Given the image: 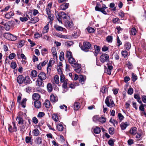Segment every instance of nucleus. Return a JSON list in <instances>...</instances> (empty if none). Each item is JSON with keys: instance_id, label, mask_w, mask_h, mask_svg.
I'll use <instances>...</instances> for the list:
<instances>
[{"instance_id": "obj_62", "label": "nucleus", "mask_w": 146, "mask_h": 146, "mask_svg": "<svg viewBox=\"0 0 146 146\" xmlns=\"http://www.w3.org/2000/svg\"><path fill=\"white\" fill-rule=\"evenodd\" d=\"M118 117L119 119L121 121L124 118L123 115L120 113H119L118 114Z\"/></svg>"}, {"instance_id": "obj_51", "label": "nucleus", "mask_w": 146, "mask_h": 146, "mask_svg": "<svg viewBox=\"0 0 146 146\" xmlns=\"http://www.w3.org/2000/svg\"><path fill=\"white\" fill-rule=\"evenodd\" d=\"M49 29V27L48 26V25H46L44 27V31H43V33H47Z\"/></svg>"}, {"instance_id": "obj_61", "label": "nucleus", "mask_w": 146, "mask_h": 146, "mask_svg": "<svg viewBox=\"0 0 146 146\" xmlns=\"http://www.w3.org/2000/svg\"><path fill=\"white\" fill-rule=\"evenodd\" d=\"M141 104V105L139 107V110L143 111H144L145 108L144 106H145V105L142 104V103Z\"/></svg>"}, {"instance_id": "obj_38", "label": "nucleus", "mask_w": 146, "mask_h": 146, "mask_svg": "<svg viewBox=\"0 0 146 146\" xmlns=\"http://www.w3.org/2000/svg\"><path fill=\"white\" fill-rule=\"evenodd\" d=\"M115 141V140L114 139H110L108 142V144L111 146H114V142Z\"/></svg>"}, {"instance_id": "obj_8", "label": "nucleus", "mask_w": 146, "mask_h": 146, "mask_svg": "<svg viewBox=\"0 0 146 146\" xmlns=\"http://www.w3.org/2000/svg\"><path fill=\"white\" fill-rule=\"evenodd\" d=\"M4 37L7 39L9 40L14 41L16 40L17 38L13 35L9 33H6L4 34Z\"/></svg>"}, {"instance_id": "obj_14", "label": "nucleus", "mask_w": 146, "mask_h": 146, "mask_svg": "<svg viewBox=\"0 0 146 146\" xmlns=\"http://www.w3.org/2000/svg\"><path fill=\"white\" fill-rule=\"evenodd\" d=\"M129 123L127 122H123L120 124V127L122 130L125 129L129 125Z\"/></svg>"}, {"instance_id": "obj_64", "label": "nucleus", "mask_w": 146, "mask_h": 146, "mask_svg": "<svg viewBox=\"0 0 146 146\" xmlns=\"http://www.w3.org/2000/svg\"><path fill=\"white\" fill-rule=\"evenodd\" d=\"M15 56V54L14 53H12L9 55V58L10 59H12Z\"/></svg>"}, {"instance_id": "obj_30", "label": "nucleus", "mask_w": 146, "mask_h": 146, "mask_svg": "<svg viewBox=\"0 0 146 146\" xmlns=\"http://www.w3.org/2000/svg\"><path fill=\"white\" fill-rule=\"evenodd\" d=\"M100 92L103 94V96H105L104 95V94H105L106 92H108V89L106 87L103 86L101 89Z\"/></svg>"}, {"instance_id": "obj_3", "label": "nucleus", "mask_w": 146, "mask_h": 146, "mask_svg": "<svg viewBox=\"0 0 146 146\" xmlns=\"http://www.w3.org/2000/svg\"><path fill=\"white\" fill-rule=\"evenodd\" d=\"M79 46L83 51L88 52L89 51V50L90 49L92 45L90 42L85 41L83 42V44L80 43Z\"/></svg>"}, {"instance_id": "obj_52", "label": "nucleus", "mask_w": 146, "mask_h": 146, "mask_svg": "<svg viewBox=\"0 0 146 146\" xmlns=\"http://www.w3.org/2000/svg\"><path fill=\"white\" fill-rule=\"evenodd\" d=\"M117 46L118 47H119V46L122 44V42L120 40L119 37L118 36H117Z\"/></svg>"}, {"instance_id": "obj_46", "label": "nucleus", "mask_w": 146, "mask_h": 146, "mask_svg": "<svg viewBox=\"0 0 146 146\" xmlns=\"http://www.w3.org/2000/svg\"><path fill=\"white\" fill-rule=\"evenodd\" d=\"M64 58V53L63 52H61L60 54L59 59L61 61H63Z\"/></svg>"}, {"instance_id": "obj_53", "label": "nucleus", "mask_w": 146, "mask_h": 146, "mask_svg": "<svg viewBox=\"0 0 146 146\" xmlns=\"http://www.w3.org/2000/svg\"><path fill=\"white\" fill-rule=\"evenodd\" d=\"M115 4L113 3H111L110 4V8H113L112 10L113 11H115L116 10V7H115Z\"/></svg>"}, {"instance_id": "obj_47", "label": "nucleus", "mask_w": 146, "mask_h": 146, "mask_svg": "<svg viewBox=\"0 0 146 146\" xmlns=\"http://www.w3.org/2000/svg\"><path fill=\"white\" fill-rule=\"evenodd\" d=\"M52 119L55 121H58V117L57 115L53 114L52 116Z\"/></svg>"}, {"instance_id": "obj_37", "label": "nucleus", "mask_w": 146, "mask_h": 146, "mask_svg": "<svg viewBox=\"0 0 146 146\" xmlns=\"http://www.w3.org/2000/svg\"><path fill=\"white\" fill-rule=\"evenodd\" d=\"M122 56L124 58L127 57L128 55L127 52L126 50H122L121 52Z\"/></svg>"}, {"instance_id": "obj_63", "label": "nucleus", "mask_w": 146, "mask_h": 146, "mask_svg": "<svg viewBox=\"0 0 146 146\" xmlns=\"http://www.w3.org/2000/svg\"><path fill=\"white\" fill-rule=\"evenodd\" d=\"M39 20V19L38 18V17H36L31 21V22L33 23H35L38 22Z\"/></svg>"}, {"instance_id": "obj_32", "label": "nucleus", "mask_w": 146, "mask_h": 146, "mask_svg": "<svg viewBox=\"0 0 146 146\" xmlns=\"http://www.w3.org/2000/svg\"><path fill=\"white\" fill-rule=\"evenodd\" d=\"M59 83V76L57 75L55 76L54 77V79L53 81V83L54 84H58Z\"/></svg>"}, {"instance_id": "obj_48", "label": "nucleus", "mask_w": 146, "mask_h": 146, "mask_svg": "<svg viewBox=\"0 0 146 146\" xmlns=\"http://www.w3.org/2000/svg\"><path fill=\"white\" fill-rule=\"evenodd\" d=\"M17 66V65L16 62L14 61L12 62H11V67L13 69H15Z\"/></svg>"}, {"instance_id": "obj_6", "label": "nucleus", "mask_w": 146, "mask_h": 146, "mask_svg": "<svg viewBox=\"0 0 146 146\" xmlns=\"http://www.w3.org/2000/svg\"><path fill=\"white\" fill-rule=\"evenodd\" d=\"M109 59V56L108 55L105 53L102 54L100 57V62L103 63L108 62Z\"/></svg>"}, {"instance_id": "obj_24", "label": "nucleus", "mask_w": 146, "mask_h": 146, "mask_svg": "<svg viewBox=\"0 0 146 146\" xmlns=\"http://www.w3.org/2000/svg\"><path fill=\"white\" fill-rule=\"evenodd\" d=\"M80 104L78 102H75L74 104V110H78L80 108Z\"/></svg>"}, {"instance_id": "obj_56", "label": "nucleus", "mask_w": 146, "mask_h": 146, "mask_svg": "<svg viewBox=\"0 0 146 146\" xmlns=\"http://www.w3.org/2000/svg\"><path fill=\"white\" fill-rule=\"evenodd\" d=\"M99 120L100 122H101L102 123H105L106 122V118L103 117H101L99 119Z\"/></svg>"}, {"instance_id": "obj_7", "label": "nucleus", "mask_w": 146, "mask_h": 146, "mask_svg": "<svg viewBox=\"0 0 146 146\" xmlns=\"http://www.w3.org/2000/svg\"><path fill=\"white\" fill-rule=\"evenodd\" d=\"M8 130L11 133H12L13 132H16L17 131V128L14 122H12V126L10 125H9Z\"/></svg>"}, {"instance_id": "obj_11", "label": "nucleus", "mask_w": 146, "mask_h": 146, "mask_svg": "<svg viewBox=\"0 0 146 146\" xmlns=\"http://www.w3.org/2000/svg\"><path fill=\"white\" fill-rule=\"evenodd\" d=\"M137 129L135 127H132L129 131V133L133 135H135L137 132Z\"/></svg>"}, {"instance_id": "obj_42", "label": "nucleus", "mask_w": 146, "mask_h": 146, "mask_svg": "<svg viewBox=\"0 0 146 146\" xmlns=\"http://www.w3.org/2000/svg\"><path fill=\"white\" fill-rule=\"evenodd\" d=\"M94 133L96 134H99L101 132V130L100 128L96 127L94 130Z\"/></svg>"}, {"instance_id": "obj_44", "label": "nucleus", "mask_w": 146, "mask_h": 146, "mask_svg": "<svg viewBox=\"0 0 146 146\" xmlns=\"http://www.w3.org/2000/svg\"><path fill=\"white\" fill-rule=\"evenodd\" d=\"M112 21L114 24L119 23L120 21V19L117 17L113 18Z\"/></svg>"}, {"instance_id": "obj_33", "label": "nucleus", "mask_w": 146, "mask_h": 146, "mask_svg": "<svg viewBox=\"0 0 146 146\" xmlns=\"http://www.w3.org/2000/svg\"><path fill=\"white\" fill-rule=\"evenodd\" d=\"M31 76L33 77H35L37 75V72L35 70H33L31 71Z\"/></svg>"}, {"instance_id": "obj_15", "label": "nucleus", "mask_w": 146, "mask_h": 146, "mask_svg": "<svg viewBox=\"0 0 146 146\" xmlns=\"http://www.w3.org/2000/svg\"><path fill=\"white\" fill-rule=\"evenodd\" d=\"M94 47L95 48V51L94 53V54L96 56L100 53V48L99 46H98L96 45H94Z\"/></svg>"}, {"instance_id": "obj_16", "label": "nucleus", "mask_w": 146, "mask_h": 146, "mask_svg": "<svg viewBox=\"0 0 146 146\" xmlns=\"http://www.w3.org/2000/svg\"><path fill=\"white\" fill-rule=\"evenodd\" d=\"M43 80L38 78L36 81V83L37 84V86L39 87L44 86V84L43 83Z\"/></svg>"}, {"instance_id": "obj_21", "label": "nucleus", "mask_w": 146, "mask_h": 146, "mask_svg": "<svg viewBox=\"0 0 146 146\" xmlns=\"http://www.w3.org/2000/svg\"><path fill=\"white\" fill-rule=\"evenodd\" d=\"M32 98L34 100L37 101L40 98V96L38 94L35 93L33 94Z\"/></svg>"}, {"instance_id": "obj_23", "label": "nucleus", "mask_w": 146, "mask_h": 146, "mask_svg": "<svg viewBox=\"0 0 146 146\" xmlns=\"http://www.w3.org/2000/svg\"><path fill=\"white\" fill-rule=\"evenodd\" d=\"M50 100L52 102L55 103L57 101V98L56 99L54 95L53 94H52L50 97Z\"/></svg>"}, {"instance_id": "obj_34", "label": "nucleus", "mask_w": 146, "mask_h": 146, "mask_svg": "<svg viewBox=\"0 0 146 146\" xmlns=\"http://www.w3.org/2000/svg\"><path fill=\"white\" fill-rule=\"evenodd\" d=\"M47 87L48 90V92H50L52 91V85L51 83H48L47 85Z\"/></svg>"}, {"instance_id": "obj_4", "label": "nucleus", "mask_w": 146, "mask_h": 146, "mask_svg": "<svg viewBox=\"0 0 146 146\" xmlns=\"http://www.w3.org/2000/svg\"><path fill=\"white\" fill-rule=\"evenodd\" d=\"M107 8L105 5L97 3L95 7V10L96 11H100L105 15H107V14L105 9Z\"/></svg>"}, {"instance_id": "obj_29", "label": "nucleus", "mask_w": 146, "mask_h": 146, "mask_svg": "<svg viewBox=\"0 0 146 146\" xmlns=\"http://www.w3.org/2000/svg\"><path fill=\"white\" fill-rule=\"evenodd\" d=\"M137 33L135 27H133L130 31V33L131 35H135Z\"/></svg>"}, {"instance_id": "obj_10", "label": "nucleus", "mask_w": 146, "mask_h": 146, "mask_svg": "<svg viewBox=\"0 0 146 146\" xmlns=\"http://www.w3.org/2000/svg\"><path fill=\"white\" fill-rule=\"evenodd\" d=\"M38 78L44 80L46 78V74L43 72H42L39 73L38 75Z\"/></svg>"}, {"instance_id": "obj_25", "label": "nucleus", "mask_w": 146, "mask_h": 146, "mask_svg": "<svg viewBox=\"0 0 146 146\" xmlns=\"http://www.w3.org/2000/svg\"><path fill=\"white\" fill-rule=\"evenodd\" d=\"M58 16L62 18H63L64 19H67L66 15V13L63 12H60L58 14Z\"/></svg>"}, {"instance_id": "obj_57", "label": "nucleus", "mask_w": 146, "mask_h": 146, "mask_svg": "<svg viewBox=\"0 0 146 146\" xmlns=\"http://www.w3.org/2000/svg\"><path fill=\"white\" fill-rule=\"evenodd\" d=\"M87 30L89 33H94L95 30L94 28L92 27H88L87 28Z\"/></svg>"}, {"instance_id": "obj_2", "label": "nucleus", "mask_w": 146, "mask_h": 146, "mask_svg": "<svg viewBox=\"0 0 146 146\" xmlns=\"http://www.w3.org/2000/svg\"><path fill=\"white\" fill-rule=\"evenodd\" d=\"M17 81L20 84H29L32 83V81L29 76L24 77L22 75H19L17 77Z\"/></svg>"}, {"instance_id": "obj_54", "label": "nucleus", "mask_w": 146, "mask_h": 146, "mask_svg": "<svg viewBox=\"0 0 146 146\" xmlns=\"http://www.w3.org/2000/svg\"><path fill=\"white\" fill-rule=\"evenodd\" d=\"M68 79H66L65 81H64L62 85V87L64 89H66L67 88V85L68 84Z\"/></svg>"}, {"instance_id": "obj_31", "label": "nucleus", "mask_w": 146, "mask_h": 146, "mask_svg": "<svg viewBox=\"0 0 146 146\" xmlns=\"http://www.w3.org/2000/svg\"><path fill=\"white\" fill-rule=\"evenodd\" d=\"M65 56L68 59L72 57L73 56L72 52L70 51H67L66 53Z\"/></svg>"}, {"instance_id": "obj_39", "label": "nucleus", "mask_w": 146, "mask_h": 146, "mask_svg": "<svg viewBox=\"0 0 146 146\" xmlns=\"http://www.w3.org/2000/svg\"><path fill=\"white\" fill-rule=\"evenodd\" d=\"M132 81L133 82H135L137 79V75L135 74L134 73H133L131 74Z\"/></svg>"}, {"instance_id": "obj_1", "label": "nucleus", "mask_w": 146, "mask_h": 146, "mask_svg": "<svg viewBox=\"0 0 146 146\" xmlns=\"http://www.w3.org/2000/svg\"><path fill=\"white\" fill-rule=\"evenodd\" d=\"M18 120V123L19 125V128L20 131L23 133H24L26 130L27 126V122L24 121L22 118L21 117H17L16 120Z\"/></svg>"}, {"instance_id": "obj_28", "label": "nucleus", "mask_w": 146, "mask_h": 146, "mask_svg": "<svg viewBox=\"0 0 146 146\" xmlns=\"http://www.w3.org/2000/svg\"><path fill=\"white\" fill-rule=\"evenodd\" d=\"M56 128L59 131H62L64 128L63 125L60 123H59L57 124L56 125Z\"/></svg>"}, {"instance_id": "obj_49", "label": "nucleus", "mask_w": 146, "mask_h": 146, "mask_svg": "<svg viewBox=\"0 0 146 146\" xmlns=\"http://www.w3.org/2000/svg\"><path fill=\"white\" fill-rule=\"evenodd\" d=\"M35 142L38 144H40L42 142V139L40 137H37L36 139Z\"/></svg>"}, {"instance_id": "obj_58", "label": "nucleus", "mask_w": 146, "mask_h": 146, "mask_svg": "<svg viewBox=\"0 0 146 146\" xmlns=\"http://www.w3.org/2000/svg\"><path fill=\"white\" fill-rule=\"evenodd\" d=\"M133 89L131 87L129 88L128 89L127 93L129 95H131L133 94Z\"/></svg>"}, {"instance_id": "obj_45", "label": "nucleus", "mask_w": 146, "mask_h": 146, "mask_svg": "<svg viewBox=\"0 0 146 146\" xmlns=\"http://www.w3.org/2000/svg\"><path fill=\"white\" fill-rule=\"evenodd\" d=\"M51 52L52 53L53 56H56V57H57V54L55 48L52 47V48Z\"/></svg>"}, {"instance_id": "obj_26", "label": "nucleus", "mask_w": 146, "mask_h": 146, "mask_svg": "<svg viewBox=\"0 0 146 146\" xmlns=\"http://www.w3.org/2000/svg\"><path fill=\"white\" fill-rule=\"evenodd\" d=\"M134 98L136 99L137 101L140 104H141L142 102L141 100V98L139 94H135Z\"/></svg>"}, {"instance_id": "obj_41", "label": "nucleus", "mask_w": 146, "mask_h": 146, "mask_svg": "<svg viewBox=\"0 0 146 146\" xmlns=\"http://www.w3.org/2000/svg\"><path fill=\"white\" fill-rule=\"evenodd\" d=\"M106 41L109 43H111L112 42L113 37L111 36H108L106 38Z\"/></svg>"}, {"instance_id": "obj_43", "label": "nucleus", "mask_w": 146, "mask_h": 146, "mask_svg": "<svg viewBox=\"0 0 146 146\" xmlns=\"http://www.w3.org/2000/svg\"><path fill=\"white\" fill-rule=\"evenodd\" d=\"M66 24L68 27L70 28L72 27L73 25L72 22L70 21H67L66 23Z\"/></svg>"}, {"instance_id": "obj_55", "label": "nucleus", "mask_w": 146, "mask_h": 146, "mask_svg": "<svg viewBox=\"0 0 146 146\" xmlns=\"http://www.w3.org/2000/svg\"><path fill=\"white\" fill-rule=\"evenodd\" d=\"M114 129L113 127H110L109 129V133L111 135H113L114 133Z\"/></svg>"}, {"instance_id": "obj_13", "label": "nucleus", "mask_w": 146, "mask_h": 146, "mask_svg": "<svg viewBox=\"0 0 146 146\" xmlns=\"http://www.w3.org/2000/svg\"><path fill=\"white\" fill-rule=\"evenodd\" d=\"M131 43L129 42L126 41L125 42L124 48V49L129 50L131 48Z\"/></svg>"}, {"instance_id": "obj_59", "label": "nucleus", "mask_w": 146, "mask_h": 146, "mask_svg": "<svg viewBox=\"0 0 146 146\" xmlns=\"http://www.w3.org/2000/svg\"><path fill=\"white\" fill-rule=\"evenodd\" d=\"M127 66L129 69H131L133 68V66L132 64L129 61L127 64Z\"/></svg>"}, {"instance_id": "obj_50", "label": "nucleus", "mask_w": 146, "mask_h": 146, "mask_svg": "<svg viewBox=\"0 0 146 146\" xmlns=\"http://www.w3.org/2000/svg\"><path fill=\"white\" fill-rule=\"evenodd\" d=\"M118 15L121 17V19L123 20H124V17L125 15V14L124 12L121 10L118 13Z\"/></svg>"}, {"instance_id": "obj_20", "label": "nucleus", "mask_w": 146, "mask_h": 146, "mask_svg": "<svg viewBox=\"0 0 146 146\" xmlns=\"http://www.w3.org/2000/svg\"><path fill=\"white\" fill-rule=\"evenodd\" d=\"M13 15V13L12 11H11L5 14V17L6 18L9 19Z\"/></svg>"}, {"instance_id": "obj_36", "label": "nucleus", "mask_w": 146, "mask_h": 146, "mask_svg": "<svg viewBox=\"0 0 146 146\" xmlns=\"http://www.w3.org/2000/svg\"><path fill=\"white\" fill-rule=\"evenodd\" d=\"M27 101V99L25 98H24L22 100L21 104L22 106V107L25 108L26 107V102Z\"/></svg>"}, {"instance_id": "obj_27", "label": "nucleus", "mask_w": 146, "mask_h": 146, "mask_svg": "<svg viewBox=\"0 0 146 146\" xmlns=\"http://www.w3.org/2000/svg\"><path fill=\"white\" fill-rule=\"evenodd\" d=\"M54 27L57 31H62L63 30V27L57 25H55Z\"/></svg>"}, {"instance_id": "obj_5", "label": "nucleus", "mask_w": 146, "mask_h": 146, "mask_svg": "<svg viewBox=\"0 0 146 146\" xmlns=\"http://www.w3.org/2000/svg\"><path fill=\"white\" fill-rule=\"evenodd\" d=\"M105 102L107 106L109 107L112 108L115 106L114 102L112 100V97L110 96L106 97Z\"/></svg>"}, {"instance_id": "obj_17", "label": "nucleus", "mask_w": 146, "mask_h": 146, "mask_svg": "<svg viewBox=\"0 0 146 146\" xmlns=\"http://www.w3.org/2000/svg\"><path fill=\"white\" fill-rule=\"evenodd\" d=\"M48 18L50 19L49 23L51 24L53 20L54 19V16L53 14L50 13L48 15Z\"/></svg>"}, {"instance_id": "obj_35", "label": "nucleus", "mask_w": 146, "mask_h": 146, "mask_svg": "<svg viewBox=\"0 0 146 146\" xmlns=\"http://www.w3.org/2000/svg\"><path fill=\"white\" fill-rule=\"evenodd\" d=\"M44 104L46 108H49L50 105V102L48 100H46L44 103Z\"/></svg>"}, {"instance_id": "obj_22", "label": "nucleus", "mask_w": 146, "mask_h": 146, "mask_svg": "<svg viewBox=\"0 0 146 146\" xmlns=\"http://www.w3.org/2000/svg\"><path fill=\"white\" fill-rule=\"evenodd\" d=\"M69 5L68 3H64L60 5V7L61 9L64 10L68 8Z\"/></svg>"}, {"instance_id": "obj_12", "label": "nucleus", "mask_w": 146, "mask_h": 146, "mask_svg": "<svg viewBox=\"0 0 146 146\" xmlns=\"http://www.w3.org/2000/svg\"><path fill=\"white\" fill-rule=\"evenodd\" d=\"M68 61L71 64L72 66L73 67L74 66H75L76 64H78L76 62V61L74 58L72 56L68 59Z\"/></svg>"}, {"instance_id": "obj_9", "label": "nucleus", "mask_w": 146, "mask_h": 146, "mask_svg": "<svg viewBox=\"0 0 146 146\" xmlns=\"http://www.w3.org/2000/svg\"><path fill=\"white\" fill-rule=\"evenodd\" d=\"M81 65L80 64H76L75 66H74V68H76L74 69V71L78 73H80L82 70L81 67Z\"/></svg>"}, {"instance_id": "obj_18", "label": "nucleus", "mask_w": 146, "mask_h": 146, "mask_svg": "<svg viewBox=\"0 0 146 146\" xmlns=\"http://www.w3.org/2000/svg\"><path fill=\"white\" fill-rule=\"evenodd\" d=\"M35 107L37 108H39L41 107V103L39 100L35 101L34 102Z\"/></svg>"}, {"instance_id": "obj_40", "label": "nucleus", "mask_w": 146, "mask_h": 146, "mask_svg": "<svg viewBox=\"0 0 146 146\" xmlns=\"http://www.w3.org/2000/svg\"><path fill=\"white\" fill-rule=\"evenodd\" d=\"M33 134L35 136H38L39 134V131L37 129L34 130L33 131Z\"/></svg>"}, {"instance_id": "obj_60", "label": "nucleus", "mask_w": 146, "mask_h": 146, "mask_svg": "<svg viewBox=\"0 0 146 146\" xmlns=\"http://www.w3.org/2000/svg\"><path fill=\"white\" fill-rule=\"evenodd\" d=\"M60 81L62 83L64 81L66 80L65 79V77L63 75H61L60 76Z\"/></svg>"}, {"instance_id": "obj_19", "label": "nucleus", "mask_w": 146, "mask_h": 146, "mask_svg": "<svg viewBox=\"0 0 146 146\" xmlns=\"http://www.w3.org/2000/svg\"><path fill=\"white\" fill-rule=\"evenodd\" d=\"M85 80L86 77L85 76H83L82 75H79V80L80 82L83 84Z\"/></svg>"}]
</instances>
